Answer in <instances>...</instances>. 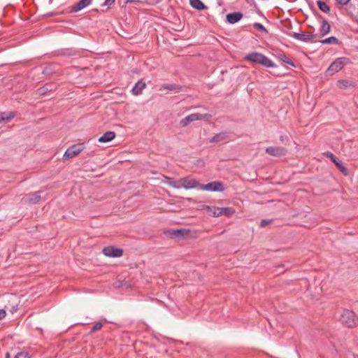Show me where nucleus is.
Segmentation results:
<instances>
[{"instance_id": "obj_1", "label": "nucleus", "mask_w": 358, "mask_h": 358, "mask_svg": "<svg viewBox=\"0 0 358 358\" xmlns=\"http://www.w3.org/2000/svg\"><path fill=\"white\" fill-rule=\"evenodd\" d=\"M245 59L257 63L261 65H263L266 67H273L275 66L273 62L269 59L265 55L259 53V52H252L248 55H247L245 57Z\"/></svg>"}, {"instance_id": "obj_2", "label": "nucleus", "mask_w": 358, "mask_h": 358, "mask_svg": "<svg viewBox=\"0 0 358 358\" xmlns=\"http://www.w3.org/2000/svg\"><path fill=\"white\" fill-rule=\"evenodd\" d=\"M211 115L205 113H192L180 121V124L182 127H187L189 123L196 120H206L208 121L211 118Z\"/></svg>"}, {"instance_id": "obj_3", "label": "nucleus", "mask_w": 358, "mask_h": 358, "mask_svg": "<svg viewBox=\"0 0 358 358\" xmlns=\"http://www.w3.org/2000/svg\"><path fill=\"white\" fill-rule=\"evenodd\" d=\"M341 320L348 327H354L358 324V318L354 312L349 310H345L343 312Z\"/></svg>"}, {"instance_id": "obj_4", "label": "nucleus", "mask_w": 358, "mask_h": 358, "mask_svg": "<svg viewBox=\"0 0 358 358\" xmlns=\"http://www.w3.org/2000/svg\"><path fill=\"white\" fill-rule=\"evenodd\" d=\"M84 149L83 144L73 145L69 148L65 152L63 159L67 160L80 154Z\"/></svg>"}, {"instance_id": "obj_5", "label": "nucleus", "mask_w": 358, "mask_h": 358, "mask_svg": "<svg viewBox=\"0 0 358 358\" xmlns=\"http://www.w3.org/2000/svg\"><path fill=\"white\" fill-rule=\"evenodd\" d=\"M199 189L210 192H222L224 187L221 182L213 181L206 185H201Z\"/></svg>"}, {"instance_id": "obj_6", "label": "nucleus", "mask_w": 358, "mask_h": 358, "mask_svg": "<svg viewBox=\"0 0 358 358\" xmlns=\"http://www.w3.org/2000/svg\"><path fill=\"white\" fill-rule=\"evenodd\" d=\"M345 58H338L334 62L331 63L330 66L328 68L327 71L329 74L333 75L339 71H341L345 65Z\"/></svg>"}, {"instance_id": "obj_7", "label": "nucleus", "mask_w": 358, "mask_h": 358, "mask_svg": "<svg viewBox=\"0 0 358 358\" xmlns=\"http://www.w3.org/2000/svg\"><path fill=\"white\" fill-rule=\"evenodd\" d=\"M179 184L181 185V187L185 189L200 187L201 185L195 179L187 177L180 178Z\"/></svg>"}, {"instance_id": "obj_8", "label": "nucleus", "mask_w": 358, "mask_h": 358, "mask_svg": "<svg viewBox=\"0 0 358 358\" xmlns=\"http://www.w3.org/2000/svg\"><path fill=\"white\" fill-rule=\"evenodd\" d=\"M266 152L273 157L285 156L287 151L285 148L278 146H271L266 148Z\"/></svg>"}, {"instance_id": "obj_9", "label": "nucleus", "mask_w": 358, "mask_h": 358, "mask_svg": "<svg viewBox=\"0 0 358 358\" xmlns=\"http://www.w3.org/2000/svg\"><path fill=\"white\" fill-rule=\"evenodd\" d=\"M103 255L108 257H120L123 255V250L113 246H108L103 248Z\"/></svg>"}, {"instance_id": "obj_10", "label": "nucleus", "mask_w": 358, "mask_h": 358, "mask_svg": "<svg viewBox=\"0 0 358 358\" xmlns=\"http://www.w3.org/2000/svg\"><path fill=\"white\" fill-rule=\"evenodd\" d=\"M291 36L294 38L303 42H308L315 38V35L311 32L306 31L302 33L293 32Z\"/></svg>"}, {"instance_id": "obj_11", "label": "nucleus", "mask_w": 358, "mask_h": 358, "mask_svg": "<svg viewBox=\"0 0 358 358\" xmlns=\"http://www.w3.org/2000/svg\"><path fill=\"white\" fill-rule=\"evenodd\" d=\"M168 234L171 238H184L189 236L190 230L186 229H176L169 231Z\"/></svg>"}, {"instance_id": "obj_12", "label": "nucleus", "mask_w": 358, "mask_h": 358, "mask_svg": "<svg viewBox=\"0 0 358 358\" xmlns=\"http://www.w3.org/2000/svg\"><path fill=\"white\" fill-rule=\"evenodd\" d=\"M92 0H80L78 3L73 4L71 8V12H78L91 4Z\"/></svg>"}, {"instance_id": "obj_13", "label": "nucleus", "mask_w": 358, "mask_h": 358, "mask_svg": "<svg viewBox=\"0 0 358 358\" xmlns=\"http://www.w3.org/2000/svg\"><path fill=\"white\" fill-rule=\"evenodd\" d=\"M41 199L39 192H34L32 194H27L23 198L25 202L35 203L38 202Z\"/></svg>"}, {"instance_id": "obj_14", "label": "nucleus", "mask_w": 358, "mask_h": 358, "mask_svg": "<svg viewBox=\"0 0 358 358\" xmlns=\"http://www.w3.org/2000/svg\"><path fill=\"white\" fill-rule=\"evenodd\" d=\"M243 17L241 13L235 12L232 13H229L227 15V20L230 24H234L238 22Z\"/></svg>"}, {"instance_id": "obj_15", "label": "nucleus", "mask_w": 358, "mask_h": 358, "mask_svg": "<svg viewBox=\"0 0 358 358\" xmlns=\"http://www.w3.org/2000/svg\"><path fill=\"white\" fill-rule=\"evenodd\" d=\"M115 132L110 131L106 132L103 136L99 137V138L98 139V141L99 143H108V142H110L112 140H113L115 138Z\"/></svg>"}, {"instance_id": "obj_16", "label": "nucleus", "mask_w": 358, "mask_h": 358, "mask_svg": "<svg viewBox=\"0 0 358 358\" xmlns=\"http://www.w3.org/2000/svg\"><path fill=\"white\" fill-rule=\"evenodd\" d=\"M146 87V84L142 80H138L132 88V93L134 95H139L141 94L143 89Z\"/></svg>"}, {"instance_id": "obj_17", "label": "nucleus", "mask_w": 358, "mask_h": 358, "mask_svg": "<svg viewBox=\"0 0 358 358\" xmlns=\"http://www.w3.org/2000/svg\"><path fill=\"white\" fill-rule=\"evenodd\" d=\"M163 182L170 185L171 187L176 188V189H180L181 187V185L179 184V180L176 181L173 180L171 178L164 176L163 178Z\"/></svg>"}, {"instance_id": "obj_18", "label": "nucleus", "mask_w": 358, "mask_h": 358, "mask_svg": "<svg viewBox=\"0 0 358 358\" xmlns=\"http://www.w3.org/2000/svg\"><path fill=\"white\" fill-rule=\"evenodd\" d=\"M205 208L208 212L211 213L214 217H220L222 215V208L206 206Z\"/></svg>"}, {"instance_id": "obj_19", "label": "nucleus", "mask_w": 358, "mask_h": 358, "mask_svg": "<svg viewBox=\"0 0 358 358\" xmlns=\"http://www.w3.org/2000/svg\"><path fill=\"white\" fill-rule=\"evenodd\" d=\"M14 116L15 113L13 112H0V123L11 120Z\"/></svg>"}, {"instance_id": "obj_20", "label": "nucleus", "mask_w": 358, "mask_h": 358, "mask_svg": "<svg viewBox=\"0 0 358 358\" xmlns=\"http://www.w3.org/2000/svg\"><path fill=\"white\" fill-rule=\"evenodd\" d=\"M355 83L348 80H339L338 81V86L341 89H346L355 87Z\"/></svg>"}, {"instance_id": "obj_21", "label": "nucleus", "mask_w": 358, "mask_h": 358, "mask_svg": "<svg viewBox=\"0 0 358 358\" xmlns=\"http://www.w3.org/2000/svg\"><path fill=\"white\" fill-rule=\"evenodd\" d=\"M190 5L198 10H201L206 8L204 3L200 0H189Z\"/></svg>"}, {"instance_id": "obj_22", "label": "nucleus", "mask_w": 358, "mask_h": 358, "mask_svg": "<svg viewBox=\"0 0 358 358\" xmlns=\"http://www.w3.org/2000/svg\"><path fill=\"white\" fill-rule=\"evenodd\" d=\"M330 29H331V27H330V24H329V22L326 20H323L322 22L320 29V34L322 36H324L330 31Z\"/></svg>"}, {"instance_id": "obj_23", "label": "nucleus", "mask_w": 358, "mask_h": 358, "mask_svg": "<svg viewBox=\"0 0 358 358\" xmlns=\"http://www.w3.org/2000/svg\"><path fill=\"white\" fill-rule=\"evenodd\" d=\"M226 138L225 134L221 133V134H217L214 136H213L210 140V143H218L223 140H224Z\"/></svg>"}, {"instance_id": "obj_24", "label": "nucleus", "mask_w": 358, "mask_h": 358, "mask_svg": "<svg viewBox=\"0 0 358 358\" xmlns=\"http://www.w3.org/2000/svg\"><path fill=\"white\" fill-rule=\"evenodd\" d=\"M334 163L345 176L348 175V169L342 164L341 162L338 161L337 159Z\"/></svg>"}, {"instance_id": "obj_25", "label": "nucleus", "mask_w": 358, "mask_h": 358, "mask_svg": "<svg viewBox=\"0 0 358 358\" xmlns=\"http://www.w3.org/2000/svg\"><path fill=\"white\" fill-rule=\"evenodd\" d=\"M317 6H318L319 8H320L322 11H323V12H324V13H328V12H329V10H330V8H329V6H328V5H327L324 1H318L317 2Z\"/></svg>"}, {"instance_id": "obj_26", "label": "nucleus", "mask_w": 358, "mask_h": 358, "mask_svg": "<svg viewBox=\"0 0 358 358\" xmlns=\"http://www.w3.org/2000/svg\"><path fill=\"white\" fill-rule=\"evenodd\" d=\"M320 43L322 44H337L338 43V40L334 36H331L320 41Z\"/></svg>"}, {"instance_id": "obj_27", "label": "nucleus", "mask_w": 358, "mask_h": 358, "mask_svg": "<svg viewBox=\"0 0 358 358\" xmlns=\"http://www.w3.org/2000/svg\"><path fill=\"white\" fill-rule=\"evenodd\" d=\"M278 57L282 62L286 63L292 66H295V64L293 63V62L285 54H280Z\"/></svg>"}, {"instance_id": "obj_28", "label": "nucleus", "mask_w": 358, "mask_h": 358, "mask_svg": "<svg viewBox=\"0 0 358 358\" xmlns=\"http://www.w3.org/2000/svg\"><path fill=\"white\" fill-rule=\"evenodd\" d=\"M235 210L232 208L225 207L222 208V215L231 216L234 214Z\"/></svg>"}, {"instance_id": "obj_29", "label": "nucleus", "mask_w": 358, "mask_h": 358, "mask_svg": "<svg viewBox=\"0 0 358 358\" xmlns=\"http://www.w3.org/2000/svg\"><path fill=\"white\" fill-rule=\"evenodd\" d=\"M176 88H177V86L176 85L164 84L162 86V87L160 88V90H168L172 91V90H176Z\"/></svg>"}, {"instance_id": "obj_30", "label": "nucleus", "mask_w": 358, "mask_h": 358, "mask_svg": "<svg viewBox=\"0 0 358 358\" xmlns=\"http://www.w3.org/2000/svg\"><path fill=\"white\" fill-rule=\"evenodd\" d=\"M15 358H29V356L28 352H20L15 355Z\"/></svg>"}, {"instance_id": "obj_31", "label": "nucleus", "mask_w": 358, "mask_h": 358, "mask_svg": "<svg viewBox=\"0 0 358 358\" xmlns=\"http://www.w3.org/2000/svg\"><path fill=\"white\" fill-rule=\"evenodd\" d=\"M254 27H255L256 29H257L259 30H261L262 31L267 32L266 29L260 23H258V22L255 23Z\"/></svg>"}, {"instance_id": "obj_32", "label": "nucleus", "mask_w": 358, "mask_h": 358, "mask_svg": "<svg viewBox=\"0 0 358 358\" xmlns=\"http://www.w3.org/2000/svg\"><path fill=\"white\" fill-rule=\"evenodd\" d=\"M324 155L327 157H328V158L331 159V160L333 162H334L337 159V158H336V157H335L332 153H331V152H324Z\"/></svg>"}, {"instance_id": "obj_33", "label": "nucleus", "mask_w": 358, "mask_h": 358, "mask_svg": "<svg viewBox=\"0 0 358 358\" xmlns=\"http://www.w3.org/2000/svg\"><path fill=\"white\" fill-rule=\"evenodd\" d=\"M150 1V0H126L125 4L131 3H143Z\"/></svg>"}, {"instance_id": "obj_34", "label": "nucleus", "mask_w": 358, "mask_h": 358, "mask_svg": "<svg viewBox=\"0 0 358 358\" xmlns=\"http://www.w3.org/2000/svg\"><path fill=\"white\" fill-rule=\"evenodd\" d=\"M102 326H103V325H102V324H101V322H98V323H96V324L92 327V331H92V332H94V331H98V330H99V329H101Z\"/></svg>"}, {"instance_id": "obj_35", "label": "nucleus", "mask_w": 358, "mask_h": 358, "mask_svg": "<svg viewBox=\"0 0 358 358\" xmlns=\"http://www.w3.org/2000/svg\"><path fill=\"white\" fill-rule=\"evenodd\" d=\"M115 0H105L103 6H110L115 3Z\"/></svg>"}, {"instance_id": "obj_36", "label": "nucleus", "mask_w": 358, "mask_h": 358, "mask_svg": "<svg viewBox=\"0 0 358 358\" xmlns=\"http://www.w3.org/2000/svg\"><path fill=\"white\" fill-rule=\"evenodd\" d=\"M8 310L12 313H15L17 310V305L13 306Z\"/></svg>"}, {"instance_id": "obj_37", "label": "nucleus", "mask_w": 358, "mask_h": 358, "mask_svg": "<svg viewBox=\"0 0 358 358\" xmlns=\"http://www.w3.org/2000/svg\"><path fill=\"white\" fill-rule=\"evenodd\" d=\"M6 315L5 310L0 309V320H3Z\"/></svg>"}, {"instance_id": "obj_38", "label": "nucleus", "mask_w": 358, "mask_h": 358, "mask_svg": "<svg viewBox=\"0 0 358 358\" xmlns=\"http://www.w3.org/2000/svg\"><path fill=\"white\" fill-rule=\"evenodd\" d=\"M270 223H271V221L266 220H263L260 222V226L261 227H265V226H266L267 224H268Z\"/></svg>"}, {"instance_id": "obj_39", "label": "nucleus", "mask_w": 358, "mask_h": 358, "mask_svg": "<svg viewBox=\"0 0 358 358\" xmlns=\"http://www.w3.org/2000/svg\"><path fill=\"white\" fill-rule=\"evenodd\" d=\"M341 5H346L350 0H336Z\"/></svg>"}, {"instance_id": "obj_40", "label": "nucleus", "mask_w": 358, "mask_h": 358, "mask_svg": "<svg viewBox=\"0 0 358 358\" xmlns=\"http://www.w3.org/2000/svg\"><path fill=\"white\" fill-rule=\"evenodd\" d=\"M280 141L283 142V141H285V140H287V136H281L280 137Z\"/></svg>"}, {"instance_id": "obj_41", "label": "nucleus", "mask_w": 358, "mask_h": 358, "mask_svg": "<svg viewBox=\"0 0 358 358\" xmlns=\"http://www.w3.org/2000/svg\"><path fill=\"white\" fill-rule=\"evenodd\" d=\"M6 358H10V353L9 352H7L6 354Z\"/></svg>"}, {"instance_id": "obj_42", "label": "nucleus", "mask_w": 358, "mask_h": 358, "mask_svg": "<svg viewBox=\"0 0 358 358\" xmlns=\"http://www.w3.org/2000/svg\"><path fill=\"white\" fill-rule=\"evenodd\" d=\"M357 358H358V357H357Z\"/></svg>"}]
</instances>
